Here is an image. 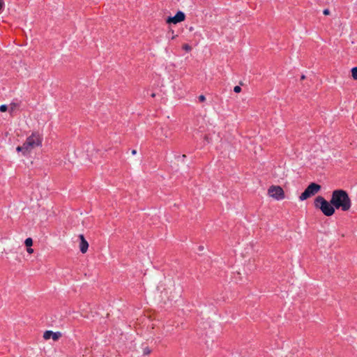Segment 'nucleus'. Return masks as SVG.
Masks as SVG:
<instances>
[{
  "label": "nucleus",
  "mask_w": 357,
  "mask_h": 357,
  "mask_svg": "<svg viewBox=\"0 0 357 357\" xmlns=\"http://www.w3.org/2000/svg\"><path fill=\"white\" fill-rule=\"evenodd\" d=\"M26 251L29 254H32L33 252V249H32L31 247H27Z\"/></svg>",
  "instance_id": "nucleus-17"
},
{
  "label": "nucleus",
  "mask_w": 357,
  "mask_h": 357,
  "mask_svg": "<svg viewBox=\"0 0 357 357\" xmlns=\"http://www.w3.org/2000/svg\"><path fill=\"white\" fill-rule=\"evenodd\" d=\"M3 0H0V10L2 9L3 6Z\"/></svg>",
  "instance_id": "nucleus-19"
},
{
  "label": "nucleus",
  "mask_w": 357,
  "mask_h": 357,
  "mask_svg": "<svg viewBox=\"0 0 357 357\" xmlns=\"http://www.w3.org/2000/svg\"><path fill=\"white\" fill-rule=\"evenodd\" d=\"M241 88L239 86H234V91L235 93H240V92H241Z\"/></svg>",
  "instance_id": "nucleus-15"
},
{
  "label": "nucleus",
  "mask_w": 357,
  "mask_h": 357,
  "mask_svg": "<svg viewBox=\"0 0 357 357\" xmlns=\"http://www.w3.org/2000/svg\"><path fill=\"white\" fill-rule=\"evenodd\" d=\"M331 204L337 209L347 211L351 206V201L348 193L344 190H335L333 191Z\"/></svg>",
  "instance_id": "nucleus-1"
},
{
  "label": "nucleus",
  "mask_w": 357,
  "mask_h": 357,
  "mask_svg": "<svg viewBox=\"0 0 357 357\" xmlns=\"http://www.w3.org/2000/svg\"><path fill=\"white\" fill-rule=\"evenodd\" d=\"M137 153V151L136 150H132V155H135Z\"/></svg>",
  "instance_id": "nucleus-21"
},
{
  "label": "nucleus",
  "mask_w": 357,
  "mask_h": 357,
  "mask_svg": "<svg viewBox=\"0 0 357 357\" xmlns=\"http://www.w3.org/2000/svg\"><path fill=\"white\" fill-rule=\"evenodd\" d=\"M19 107V104L17 102H11L8 106V111L10 113H13Z\"/></svg>",
  "instance_id": "nucleus-10"
},
{
  "label": "nucleus",
  "mask_w": 357,
  "mask_h": 357,
  "mask_svg": "<svg viewBox=\"0 0 357 357\" xmlns=\"http://www.w3.org/2000/svg\"><path fill=\"white\" fill-rule=\"evenodd\" d=\"M151 136L157 139L162 140L163 138H167V135L164 132L163 128H159L155 132H152Z\"/></svg>",
  "instance_id": "nucleus-9"
},
{
  "label": "nucleus",
  "mask_w": 357,
  "mask_h": 357,
  "mask_svg": "<svg viewBox=\"0 0 357 357\" xmlns=\"http://www.w3.org/2000/svg\"><path fill=\"white\" fill-rule=\"evenodd\" d=\"M321 189V185L315 183H310L299 197L300 200L303 201L316 195Z\"/></svg>",
  "instance_id": "nucleus-4"
},
{
  "label": "nucleus",
  "mask_w": 357,
  "mask_h": 357,
  "mask_svg": "<svg viewBox=\"0 0 357 357\" xmlns=\"http://www.w3.org/2000/svg\"><path fill=\"white\" fill-rule=\"evenodd\" d=\"M62 336V334L61 332H53L52 331H46L43 333V338L45 340H50V338H52L54 341H56Z\"/></svg>",
  "instance_id": "nucleus-7"
},
{
  "label": "nucleus",
  "mask_w": 357,
  "mask_h": 357,
  "mask_svg": "<svg viewBox=\"0 0 357 357\" xmlns=\"http://www.w3.org/2000/svg\"><path fill=\"white\" fill-rule=\"evenodd\" d=\"M314 206L319 208L326 216H331L335 213V207L323 197L318 196L314 200Z\"/></svg>",
  "instance_id": "nucleus-3"
},
{
  "label": "nucleus",
  "mask_w": 357,
  "mask_h": 357,
  "mask_svg": "<svg viewBox=\"0 0 357 357\" xmlns=\"http://www.w3.org/2000/svg\"><path fill=\"white\" fill-rule=\"evenodd\" d=\"M305 78V75H302L301 79L303 80V79H304Z\"/></svg>",
  "instance_id": "nucleus-22"
},
{
  "label": "nucleus",
  "mask_w": 357,
  "mask_h": 357,
  "mask_svg": "<svg viewBox=\"0 0 357 357\" xmlns=\"http://www.w3.org/2000/svg\"><path fill=\"white\" fill-rule=\"evenodd\" d=\"M24 244L26 247H31L33 245V240L31 238H27L25 241Z\"/></svg>",
  "instance_id": "nucleus-11"
},
{
  "label": "nucleus",
  "mask_w": 357,
  "mask_h": 357,
  "mask_svg": "<svg viewBox=\"0 0 357 357\" xmlns=\"http://www.w3.org/2000/svg\"><path fill=\"white\" fill-rule=\"evenodd\" d=\"M323 13H324V15H330V10H329L328 9H325V10H324V11H323Z\"/></svg>",
  "instance_id": "nucleus-18"
},
{
  "label": "nucleus",
  "mask_w": 357,
  "mask_h": 357,
  "mask_svg": "<svg viewBox=\"0 0 357 357\" xmlns=\"http://www.w3.org/2000/svg\"><path fill=\"white\" fill-rule=\"evenodd\" d=\"M351 75L354 79H357V67H354L351 69Z\"/></svg>",
  "instance_id": "nucleus-12"
},
{
  "label": "nucleus",
  "mask_w": 357,
  "mask_h": 357,
  "mask_svg": "<svg viewBox=\"0 0 357 357\" xmlns=\"http://www.w3.org/2000/svg\"><path fill=\"white\" fill-rule=\"evenodd\" d=\"M144 353L145 354H149L150 353V350L149 349H144Z\"/></svg>",
  "instance_id": "nucleus-20"
},
{
  "label": "nucleus",
  "mask_w": 357,
  "mask_h": 357,
  "mask_svg": "<svg viewBox=\"0 0 357 357\" xmlns=\"http://www.w3.org/2000/svg\"><path fill=\"white\" fill-rule=\"evenodd\" d=\"M185 19V15L184 13L182 11H178L174 16L169 17L166 20V22L168 24H176L177 23L184 21Z\"/></svg>",
  "instance_id": "nucleus-6"
},
{
  "label": "nucleus",
  "mask_w": 357,
  "mask_h": 357,
  "mask_svg": "<svg viewBox=\"0 0 357 357\" xmlns=\"http://www.w3.org/2000/svg\"><path fill=\"white\" fill-rule=\"evenodd\" d=\"M183 49L187 52H190L191 50V47L188 44H184L183 45Z\"/></svg>",
  "instance_id": "nucleus-14"
},
{
  "label": "nucleus",
  "mask_w": 357,
  "mask_h": 357,
  "mask_svg": "<svg viewBox=\"0 0 357 357\" xmlns=\"http://www.w3.org/2000/svg\"><path fill=\"white\" fill-rule=\"evenodd\" d=\"M43 136L38 132H33L31 135L26 137L25 142L22 146L16 148L17 152H22V155H26L31 151L36 148L42 146Z\"/></svg>",
  "instance_id": "nucleus-2"
},
{
  "label": "nucleus",
  "mask_w": 357,
  "mask_h": 357,
  "mask_svg": "<svg viewBox=\"0 0 357 357\" xmlns=\"http://www.w3.org/2000/svg\"><path fill=\"white\" fill-rule=\"evenodd\" d=\"M79 238L80 240L79 248L80 250V252L83 254L86 253L89 248V243L85 239L83 234L79 235Z\"/></svg>",
  "instance_id": "nucleus-8"
},
{
  "label": "nucleus",
  "mask_w": 357,
  "mask_h": 357,
  "mask_svg": "<svg viewBox=\"0 0 357 357\" xmlns=\"http://www.w3.org/2000/svg\"><path fill=\"white\" fill-rule=\"evenodd\" d=\"M269 196L275 200H282L285 197L283 189L279 185L269 187Z\"/></svg>",
  "instance_id": "nucleus-5"
},
{
  "label": "nucleus",
  "mask_w": 357,
  "mask_h": 357,
  "mask_svg": "<svg viewBox=\"0 0 357 357\" xmlns=\"http://www.w3.org/2000/svg\"><path fill=\"white\" fill-rule=\"evenodd\" d=\"M7 110H8V106H7L6 105H2L0 106V111L1 112H5Z\"/></svg>",
  "instance_id": "nucleus-13"
},
{
  "label": "nucleus",
  "mask_w": 357,
  "mask_h": 357,
  "mask_svg": "<svg viewBox=\"0 0 357 357\" xmlns=\"http://www.w3.org/2000/svg\"><path fill=\"white\" fill-rule=\"evenodd\" d=\"M205 100H206V98H205V96L204 95H200L199 96V100L200 102H204V101H205Z\"/></svg>",
  "instance_id": "nucleus-16"
}]
</instances>
